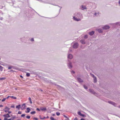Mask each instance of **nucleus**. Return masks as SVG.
<instances>
[{"label":"nucleus","mask_w":120,"mask_h":120,"mask_svg":"<svg viewBox=\"0 0 120 120\" xmlns=\"http://www.w3.org/2000/svg\"><path fill=\"white\" fill-rule=\"evenodd\" d=\"M77 14L78 16L80 17V19L78 18L77 19L74 16L73 17L74 19V20L77 21H78L80 20L81 19H82V15H80V14L78 13H77Z\"/></svg>","instance_id":"nucleus-1"},{"label":"nucleus","mask_w":120,"mask_h":120,"mask_svg":"<svg viewBox=\"0 0 120 120\" xmlns=\"http://www.w3.org/2000/svg\"><path fill=\"white\" fill-rule=\"evenodd\" d=\"M78 43H74V45H73V47L74 48L76 49L78 48Z\"/></svg>","instance_id":"nucleus-2"},{"label":"nucleus","mask_w":120,"mask_h":120,"mask_svg":"<svg viewBox=\"0 0 120 120\" xmlns=\"http://www.w3.org/2000/svg\"><path fill=\"white\" fill-rule=\"evenodd\" d=\"M26 108L25 104H23L22 105V106L21 107V109L22 110L25 109Z\"/></svg>","instance_id":"nucleus-3"},{"label":"nucleus","mask_w":120,"mask_h":120,"mask_svg":"<svg viewBox=\"0 0 120 120\" xmlns=\"http://www.w3.org/2000/svg\"><path fill=\"white\" fill-rule=\"evenodd\" d=\"M10 109V108L7 107H6L5 109H4V110L5 112H8Z\"/></svg>","instance_id":"nucleus-4"},{"label":"nucleus","mask_w":120,"mask_h":120,"mask_svg":"<svg viewBox=\"0 0 120 120\" xmlns=\"http://www.w3.org/2000/svg\"><path fill=\"white\" fill-rule=\"evenodd\" d=\"M3 116L4 117L7 118H9L10 117L9 115L8 114V113L4 115H3Z\"/></svg>","instance_id":"nucleus-5"},{"label":"nucleus","mask_w":120,"mask_h":120,"mask_svg":"<svg viewBox=\"0 0 120 120\" xmlns=\"http://www.w3.org/2000/svg\"><path fill=\"white\" fill-rule=\"evenodd\" d=\"M110 27L109 26H104L103 28L104 29H109Z\"/></svg>","instance_id":"nucleus-6"},{"label":"nucleus","mask_w":120,"mask_h":120,"mask_svg":"<svg viewBox=\"0 0 120 120\" xmlns=\"http://www.w3.org/2000/svg\"><path fill=\"white\" fill-rule=\"evenodd\" d=\"M73 56L71 54H69L68 57V58L70 59H72L73 58Z\"/></svg>","instance_id":"nucleus-7"},{"label":"nucleus","mask_w":120,"mask_h":120,"mask_svg":"<svg viewBox=\"0 0 120 120\" xmlns=\"http://www.w3.org/2000/svg\"><path fill=\"white\" fill-rule=\"evenodd\" d=\"M82 8L81 9L82 10H83L84 9H86V8L85 6H84L83 5H82L81 6Z\"/></svg>","instance_id":"nucleus-8"},{"label":"nucleus","mask_w":120,"mask_h":120,"mask_svg":"<svg viewBox=\"0 0 120 120\" xmlns=\"http://www.w3.org/2000/svg\"><path fill=\"white\" fill-rule=\"evenodd\" d=\"M16 118V116H15L11 118L10 119H9L7 120H13L15 119Z\"/></svg>","instance_id":"nucleus-9"},{"label":"nucleus","mask_w":120,"mask_h":120,"mask_svg":"<svg viewBox=\"0 0 120 120\" xmlns=\"http://www.w3.org/2000/svg\"><path fill=\"white\" fill-rule=\"evenodd\" d=\"M78 81L80 82H83V80L80 78H78L77 79Z\"/></svg>","instance_id":"nucleus-10"},{"label":"nucleus","mask_w":120,"mask_h":120,"mask_svg":"<svg viewBox=\"0 0 120 120\" xmlns=\"http://www.w3.org/2000/svg\"><path fill=\"white\" fill-rule=\"evenodd\" d=\"M94 31H92L91 32H90L89 33V34L90 35H92L94 33Z\"/></svg>","instance_id":"nucleus-11"},{"label":"nucleus","mask_w":120,"mask_h":120,"mask_svg":"<svg viewBox=\"0 0 120 120\" xmlns=\"http://www.w3.org/2000/svg\"><path fill=\"white\" fill-rule=\"evenodd\" d=\"M27 111H26L25 112L27 113L29 112L30 111V109L29 108H27Z\"/></svg>","instance_id":"nucleus-12"},{"label":"nucleus","mask_w":120,"mask_h":120,"mask_svg":"<svg viewBox=\"0 0 120 120\" xmlns=\"http://www.w3.org/2000/svg\"><path fill=\"white\" fill-rule=\"evenodd\" d=\"M40 109L42 111H45L46 110V109L45 108H41Z\"/></svg>","instance_id":"nucleus-13"},{"label":"nucleus","mask_w":120,"mask_h":120,"mask_svg":"<svg viewBox=\"0 0 120 120\" xmlns=\"http://www.w3.org/2000/svg\"><path fill=\"white\" fill-rule=\"evenodd\" d=\"M80 42L82 44H85V42L84 40H81L80 41Z\"/></svg>","instance_id":"nucleus-14"},{"label":"nucleus","mask_w":120,"mask_h":120,"mask_svg":"<svg viewBox=\"0 0 120 120\" xmlns=\"http://www.w3.org/2000/svg\"><path fill=\"white\" fill-rule=\"evenodd\" d=\"M6 78L5 77L0 78V80H3L6 79Z\"/></svg>","instance_id":"nucleus-15"},{"label":"nucleus","mask_w":120,"mask_h":120,"mask_svg":"<svg viewBox=\"0 0 120 120\" xmlns=\"http://www.w3.org/2000/svg\"><path fill=\"white\" fill-rule=\"evenodd\" d=\"M68 66L71 68H72V66L71 64V63H69L68 64Z\"/></svg>","instance_id":"nucleus-16"},{"label":"nucleus","mask_w":120,"mask_h":120,"mask_svg":"<svg viewBox=\"0 0 120 120\" xmlns=\"http://www.w3.org/2000/svg\"><path fill=\"white\" fill-rule=\"evenodd\" d=\"M39 117L40 119L42 120L44 119L45 118V117H41V116L40 115L39 116Z\"/></svg>","instance_id":"nucleus-17"},{"label":"nucleus","mask_w":120,"mask_h":120,"mask_svg":"<svg viewBox=\"0 0 120 120\" xmlns=\"http://www.w3.org/2000/svg\"><path fill=\"white\" fill-rule=\"evenodd\" d=\"M108 103L110 104H112L113 105H114L115 104V103H114L112 102L109 101L108 102Z\"/></svg>","instance_id":"nucleus-18"},{"label":"nucleus","mask_w":120,"mask_h":120,"mask_svg":"<svg viewBox=\"0 0 120 120\" xmlns=\"http://www.w3.org/2000/svg\"><path fill=\"white\" fill-rule=\"evenodd\" d=\"M20 105H18L17 106H16V108L18 109H19L20 108Z\"/></svg>","instance_id":"nucleus-19"},{"label":"nucleus","mask_w":120,"mask_h":120,"mask_svg":"<svg viewBox=\"0 0 120 120\" xmlns=\"http://www.w3.org/2000/svg\"><path fill=\"white\" fill-rule=\"evenodd\" d=\"M29 101H30V103L31 104L32 103V102L31 101V98L30 97H29Z\"/></svg>","instance_id":"nucleus-20"},{"label":"nucleus","mask_w":120,"mask_h":120,"mask_svg":"<svg viewBox=\"0 0 120 120\" xmlns=\"http://www.w3.org/2000/svg\"><path fill=\"white\" fill-rule=\"evenodd\" d=\"M3 67L0 65V69L1 71H3Z\"/></svg>","instance_id":"nucleus-21"},{"label":"nucleus","mask_w":120,"mask_h":120,"mask_svg":"<svg viewBox=\"0 0 120 120\" xmlns=\"http://www.w3.org/2000/svg\"><path fill=\"white\" fill-rule=\"evenodd\" d=\"M94 82H97V79L96 77L94 78Z\"/></svg>","instance_id":"nucleus-22"},{"label":"nucleus","mask_w":120,"mask_h":120,"mask_svg":"<svg viewBox=\"0 0 120 120\" xmlns=\"http://www.w3.org/2000/svg\"><path fill=\"white\" fill-rule=\"evenodd\" d=\"M10 97L11 98H12L13 99H16V98L15 97L13 96H10Z\"/></svg>","instance_id":"nucleus-23"},{"label":"nucleus","mask_w":120,"mask_h":120,"mask_svg":"<svg viewBox=\"0 0 120 120\" xmlns=\"http://www.w3.org/2000/svg\"><path fill=\"white\" fill-rule=\"evenodd\" d=\"M35 113H36V112L35 111H33V112H30V113L31 114H35Z\"/></svg>","instance_id":"nucleus-24"},{"label":"nucleus","mask_w":120,"mask_h":120,"mask_svg":"<svg viewBox=\"0 0 120 120\" xmlns=\"http://www.w3.org/2000/svg\"><path fill=\"white\" fill-rule=\"evenodd\" d=\"M30 75V74L29 73H27L26 74V75L28 77Z\"/></svg>","instance_id":"nucleus-25"},{"label":"nucleus","mask_w":120,"mask_h":120,"mask_svg":"<svg viewBox=\"0 0 120 120\" xmlns=\"http://www.w3.org/2000/svg\"><path fill=\"white\" fill-rule=\"evenodd\" d=\"M50 119L51 120H55L53 117L52 116L50 117Z\"/></svg>","instance_id":"nucleus-26"},{"label":"nucleus","mask_w":120,"mask_h":120,"mask_svg":"<svg viewBox=\"0 0 120 120\" xmlns=\"http://www.w3.org/2000/svg\"><path fill=\"white\" fill-rule=\"evenodd\" d=\"M56 115L57 116H59L60 114V113L58 112H56Z\"/></svg>","instance_id":"nucleus-27"},{"label":"nucleus","mask_w":120,"mask_h":120,"mask_svg":"<svg viewBox=\"0 0 120 120\" xmlns=\"http://www.w3.org/2000/svg\"><path fill=\"white\" fill-rule=\"evenodd\" d=\"M98 31L99 33H101L102 32V30L100 29H99L98 30Z\"/></svg>","instance_id":"nucleus-28"},{"label":"nucleus","mask_w":120,"mask_h":120,"mask_svg":"<svg viewBox=\"0 0 120 120\" xmlns=\"http://www.w3.org/2000/svg\"><path fill=\"white\" fill-rule=\"evenodd\" d=\"M6 98H3V99L2 100V102H3L4 101H5L6 99Z\"/></svg>","instance_id":"nucleus-29"},{"label":"nucleus","mask_w":120,"mask_h":120,"mask_svg":"<svg viewBox=\"0 0 120 120\" xmlns=\"http://www.w3.org/2000/svg\"><path fill=\"white\" fill-rule=\"evenodd\" d=\"M26 118L28 119H29L30 118V116H26Z\"/></svg>","instance_id":"nucleus-30"},{"label":"nucleus","mask_w":120,"mask_h":120,"mask_svg":"<svg viewBox=\"0 0 120 120\" xmlns=\"http://www.w3.org/2000/svg\"><path fill=\"white\" fill-rule=\"evenodd\" d=\"M12 68V67L11 66H10L8 67V69H11Z\"/></svg>","instance_id":"nucleus-31"},{"label":"nucleus","mask_w":120,"mask_h":120,"mask_svg":"<svg viewBox=\"0 0 120 120\" xmlns=\"http://www.w3.org/2000/svg\"><path fill=\"white\" fill-rule=\"evenodd\" d=\"M83 86H84V88L85 89H87V86H86L85 85H84Z\"/></svg>","instance_id":"nucleus-32"},{"label":"nucleus","mask_w":120,"mask_h":120,"mask_svg":"<svg viewBox=\"0 0 120 120\" xmlns=\"http://www.w3.org/2000/svg\"><path fill=\"white\" fill-rule=\"evenodd\" d=\"M25 116V114H22L21 115V116L22 117H24Z\"/></svg>","instance_id":"nucleus-33"},{"label":"nucleus","mask_w":120,"mask_h":120,"mask_svg":"<svg viewBox=\"0 0 120 120\" xmlns=\"http://www.w3.org/2000/svg\"><path fill=\"white\" fill-rule=\"evenodd\" d=\"M88 37L87 35H85L84 37V38H87Z\"/></svg>","instance_id":"nucleus-34"},{"label":"nucleus","mask_w":120,"mask_h":120,"mask_svg":"<svg viewBox=\"0 0 120 120\" xmlns=\"http://www.w3.org/2000/svg\"><path fill=\"white\" fill-rule=\"evenodd\" d=\"M80 116L84 117L85 116V115H84L82 114L81 113V114H80Z\"/></svg>","instance_id":"nucleus-35"},{"label":"nucleus","mask_w":120,"mask_h":120,"mask_svg":"<svg viewBox=\"0 0 120 120\" xmlns=\"http://www.w3.org/2000/svg\"><path fill=\"white\" fill-rule=\"evenodd\" d=\"M78 114L79 115H80V114H81V113L80 112H78Z\"/></svg>","instance_id":"nucleus-36"},{"label":"nucleus","mask_w":120,"mask_h":120,"mask_svg":"<svg viewBox=\"0 0 120 120\" xmlns=\"http://www.w3.org/2000/svg\"><path fill=\"white\" fill-rule=\"evenodd\" d=\"M33 119L35 120H38V119L36 118H33Z\"/></svg>","instance_id":"nucleus-37"},{"label":"nucleus","mask_w":120,"mask_h":120,"mask_svg":"<svg viewBox=\"0 0 120 120\" xmlns=\"http://www.w3.org/2000/svg\"><path fill=\"white\" fill-rule=\"evenodd\" d=\"M18 114H21L22 113L20 111H19L18 112Z\"/></svg>","instance_id":"nucleus-38"},{"label":"nucleus","mask_w":120,"mask_h":120,"mask_svg":"<svg viewBox=\"0 0 120 120\" xmlns=\"http://www.w3.org/2000/svg\"><path fill=\"white\" fill-rule=\"evenodd\" d=\"M91 76H92L94 78L95 77L94 75H93V74H91Z\"/></svg>","instance_id":"nucleus-39"},{"label":"nucleus","mask_w":120,"mask_h":120,"mask_svg":"<svg viewBox=\"0 0 120 120\" xmlns=\"http://www.w3.org/2000/svg\"><path fill=\"white\" fill-rule=\"evenodd\" d=\"M38 111H40V110L38 108H37L36 109Z\"/></svg>","instance_id":"nucleus-40"},{"label":"nucleus","mask_w":120,"mask_h":120,"mask_svg":"<svg viewBox=\"0 0 120 120\" xmlns=\"http://www.w3.org/2000/svg\"><path fill=\"white\" fill-rule=\"evenodd\" d=\"M89 90L90 92H92L93 90L91 89H90Z\"/></svg>","instance_id":"nucleus-41"},{"label":"nucleus","mask_w":120,"mask_h":120,"mask_svg":"<svg viewBox=\"0 0 120 120\" xmlns=\"http://www.w3.org/2000/svg\"><path fill=\"white\" fill-rule=\"evenodd\" d=\"M64 116L65 118H67L68 119V118L65 115H64Z\"/></svg>","instance_id":"nucleus-42"},{"label":"nucleus","mask_w":120,"mask_h":120,"mask_svg":"<svg viewBox=\"0 0 120 120\" xmlns=\"http://www.w3.org/2000/svg\"><path fill=\"white\" fill-rule=\"evenodd\" d=\"M8 112L9 113H11V111H8Z\"/></svg>","instance_id":"nucleus-43"},{"label":"nucleus","mask_w":120,"mask_h":120,"mask_svg":"<svg viewBox=\"0 0 120 120\" xmlns=\"http://www.w3.org/2000/svg\"><path fill=\"white\" fill-rule=\"evenodd\" d=\"M31 41H34V39L33 38H32L31 39Z\"/></svg>","instance_id":"nucleus-44"},{"label":"nucleus","mask_w":120,"mask_h":120,"mask_svg":"<svg viewBox=\"0 0 120 120\" xmlns=\"http://www.w3.org/2000/svg\"><path fill=\"white\" fill-rule=\"evenodd\" d=\"M72 73H72H73V74H74L75 73V72L74 71H72L71 72Z\"/></svg>","instance_id":"nucleus-45"},{"label":"nucleus","mask_w":120,"mask_h":120,"mask_svg":"<svg viewBox=\"0 0 120 120\" xmlns=\"http://www.w3.org/2000/svg\"><path fill=\"white\" fill-rule=\"evenodd\" d=\"M8 119L7 118L5 117L4 118V120H7Z\"/></svg>","instance_id":"nucleus-46"},{"label":"nucleus","mask_w":120,"mask_h":120,"mask_svg":"<svg viewBox=\"0 0 120 120\" xmlns=\"http://www.w3.org/2000/svg\"><path fill=\"white\" fill-rule=\"evenodd\" d=\"M74 120H77V117H75Z\"/></svg>","instance_id":"nucleus-47"},{"label":"nucleus","mask_w":120,"mask_h":120,"mask_svg":"<svg viewBox=\"0 0 120 120\" xmlns=\"http://www.w3.org/2000/svg\"><path fill=\"white\" fill-rule=\"evenodd\" d=\"M10 96H8V97L6 98V99H8V98H9V97H10Z\"/></svg>","instance_id":"nucleus-48"},{"label":"nucleus","mask_w":120,"mask_h":120,"mask_svg":"<svg viewBox=\"0 0 120 120\" xmlns=\"http://www.w3.org/2000/svg\"><path fill=\"white\" fill-rule=\"evenodd\" d=\"M12 71H14L13 70H11L10 71V72H12Z\"/></svg>","instance_id":"nucleus-49"},{"label":"nucleus","mask_w":120,"mask_h":120,"mask_svg":"<svg viewBox=\"0 0 120 120\" xmlns=\"http://www.w3.org/2000/svg\"><path fill=\"white\" fill-rule=\"evenodd\" d=\"M20 77H21L22 78H23V76H21V75H20Z\"/></svg>","instance_id":"nucleus-50"},{"label":"nucleus","mask_w":120,"mask_h":120,"mask_svg":"<svg viewBox=\"0 0 120 120\" xmlns=\"http://www.w3.org/2000/svg\"><path fill=\"white\" fill-rule=\"evenodd\" d=\"M3 107V105H0V107Z\"/></svg>","instance_id":"nucleus-51"},{"label":"nucleus","mask_w":120,"mask_h":120,"mask_svg":"<svg viewBox=\"0 0 120 120\" xmlns=\"http://www.w3.org/2000/svg\"><path fill=\"white\" fill-rule=\"evenodd\" d=\"M119 4H120V0L119 2Z\"/></svg>","instance_id":"nucleus-52"},{"label":"nucleus","mask_w":120,"mask_h":120,"mask_svg":"<svg viewBox=\"0 0 120 120\" xmlns=\"http://www.w3.org/2000/svg\"><path fill=\"white\" fill-rule=\"evenodd\" d=\"M40 90L41 91H43V90H42L41 89Z\"/></svg>","instance_id":"nucleus-53"},{"label":"nucleus","mask_w":120,"mask_h":120,"mask_svg":"<svg viewBox=\"0 0 120 120\" xmlns=\"http://www.w3.org/2000/svg\"><path fill=\"white\" fill-rule=\"evenodd\" d=\"M11 107H13V108H14V106H11Z\"/></svg>","instance_id":"nucleus-54"},{"label":"nucleus","mask_w":120,"mask_h":120,"mask_svg":"<svg viewBox=\"0 0 120 120\" xmlns=\"http://www.w3.org/2000/svg\"><path fill=\"white\" fill-rule=\"evenodd\" d=\"M53 116H54V114H53Z\"/></svg>","instance_id":"nucleus-55"},{"label":"nucleus","mask_w":120,"mask_h":120,"mask_svg":"<svg viewBox=\"0 0 120 120\" xmlns=\"http://www.w3.org/2000/svg\"><path fill=\"white\" fill-rule=\"evenodd\" d=\"M68 120L66 119V120Z\"/></svg>","instance_id":"nucleus-56"},{"label":"nucleus","mask_w":120,"mask_h":120,"mask_svg":"<svg viewBox=\"0 0 120 120\" xmlns=\"http://www.w3.org/2000/svg\"><path fill=\"white\" fill-rule=\"evenodd\" d=\"M0 120H1L0 118Z\"/></svg>","instance_id":"nucleus-57"}]
</instances>
